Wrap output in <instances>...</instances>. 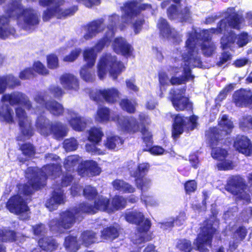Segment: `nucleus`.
<instances>
[{
  "label": "nucleus",
  "instance_id": "f3484780",
  "mask_svg": "<svg viewBox=\"0 0 252 252\" xmlns=\"http://www.w3.org/2000/svg\"><path fill=\"white\" fill-rule=\"evenodd\" d=\"M122 16H139L145 10H152V6L149 3H141L137 0H129L123 3L120 7Z\"/></svg>",
  "mask_w": 252,
  "mask_h": 252
},
{
  "label": "nucleus",
  "instance_id": "473e14b6",
  "mask_svg": "<svg viewBox=\"0 0 252 252\" xmlns=\"http://www.w3.org/2000/svg\"><path fill=\"white\" fill-rule=\"evenodd\" d=\"M115 26V24H112L108 26V31L105 35V37H104L101 40H99L94 47L91 48L93 49L94 53H95L96 55L97 53L100 52L105 46L110 43V38L114 35V30Z\"/></svg>",
  "mask_w": 252,
  "mask_h": 252
},
{
  "label": "nucleus",
  "instance_id": "f257e3e1",
  "mask_svg": "<svg viewBox=\"0 0 252 252\" xmlns=\"http://www.w3.org/2000/svg\"><path fill=\"white\" fill-rule=\"evenodd\" d=\"M242 21V17H226L220 21L217 29L201 30L192 29L190 34L192 39L195 40L196 46H200L203 54L210 56L216 48L214 44L211 41L213 33H223L224 35L220 41L223 49L230 48L232 50L235 44L238 47H242L252 40V36L247 32H243L236 35L231 30L232 28L240 29Z\"/></svg>",
  "mask_w": 252,
  "mask_h": 252
},
{
  "label": "nucleus",
  "instance_id": "a878e982",
  "mask_svg": "<svg viewBox=\"0 0 252 252\" xmlns=\"http://www.w3.org/2000/svg\"><path fill=\"white\" fill-rule=\"evenodd\" d=\"M65 201V197L63 191L61 189L56 188L52 197L47 200L45 206L51 211L57 209L59 205L64 203Z\"/></svg>",
  "mask_w": 252,
  "mask_h": 252
},
{
  "label": "nucleus",
  "instance_id": "13d9d810",
  "mask_svg": "<svg viewBox=\"0 0 252 252\" xmlns=\"http://www.w3.org/2000/svg\"><path fill=\"white\" fill-rule=\"evenodd\" d=\"M4 78L6 87H14L20 84V81L17 78L12 75H8L5 76H2Z\"/></svg>",
  "mask_w": 252,
  "mask_h": 252
},
{
  "label": "nucleus",
  "instance_id": "ddd939ff",
  "mask_svg": "<svg viewBox=\"0 0 252 252\" xmlns=\"http://www.w3.org/2000/svg\"><path fill=\"white\" fill-rule=\"evenodd\" d=\"M215 231V228L208 222L201 228V230L193 243L198 251L200 252L208 251L207 247H211L212 239Z\"/></svg>",
  "mask_w": 252,
  "mask_h": 252
},
{
  "label": "nucleus",
  "instance_id": "6e6d98bb",
  "mask_svg": "<svg viewBox=\"0 0 252 252\" xmlns=\"http://www.w3.org/2000/svg\"><path fill=\"white\" fill-rule=\"evenodd\" d=\"M84 196L89 200L94 199L97 195L95 188L91 186H87L83 190Z\"/></svg>",
  "mask_w": 252,
  "mask_h": 252
},
{
  "label": "nucleus",
  "instance_id": "6e6552de",
  "mask_svg": "<svg viewBox=\"0 0 252 252\" xmlns=\"http://www.w3.org/2000/svg\"><path fill=\"white\" fill-rule=\"evenodd\" d=\"M35 126L41 134L48 136L53 134L54 137L58 140L62 139L65 137L68 130L66 125L60 122L52 123L42 115L37 118Z\"/></svg>",
  "mask_w": 252,
  "mask_h": 252
},
{
  "label": "nucleus",
  "instance_id": "680f3d73",
  "mask_svg": "<svg viewBox=\"0 0 252 252\" xmlns=\"http://www.w3.org/2000/svg\"><path fill=\"white\" fill-rule=\"evenodd\" d=\"M220 162L217 164L219 170H227L232 169L233 167V162L231 160L225 158L223 160H220Z\"/></svg>",
  "mask_w": 252,
  "mask_h": 252
},
{
  "label": "nucleus",
  "instance_id": "bb28decb",
  "mask_svg": "<svg viewBox=\"0 0 252 252\" xmlns=\"http://www.w3.org/2000/svg\"><path fill=\"white\" fill-rule=\"evenodd\" d=\"M16 22L19 28L28 32H32L39 24L38 17H17Z\"/></svg>",
  "mask_w": 252,
  "mask_h": 252
},
{
  "label": "nucleus",
  "instance_id": "bf43d9fd",
  "mask_svg": "<svg viewBox=\"0 0 252 252\" xmlns=\"http://www.w3.org/2000/svg\"><path fill=\"white\" fill-rule=\"evenodd\" d=\"M175 4H171L167 9V16H174L179 12V8L177 5H180L182 0H172Z\"/></svg>",
  "mask_w": 252,
  "mask_h": 252
},
{
  "label": "nucleus",
  "instance_id": "a18cd8bd",
  "mask_svg": "<svg viewBox=\"0 0 252 252\" xmlns=\"http://www.w3.org/2000/svg\"><path fill=\"white\" fill-rule=\"evenodd\" d=\"M126 204V201L122 196L116 195L112 199V205L110 208L113 209V212L124 208Z\"/></svg>",
  "mask_w": 252,
  "mask_h": 252
},
{
  "label": "nucleus",
  "instance_id": "7ed1b4c3",
  "mask_svg": "<svg viewBox=\"0 0 252 252\" xmlns=\"http://www.w3.org/2000/svg\"><path fill=\"white\" fill-rule=\"evenodd\" d=\"M97 210L106 211L108 213L113 212L107 198L99 195L95 198L94 205L84 203L79 205L78 208L62 212L60 214V220L56 219L51 220L49 222V227L53 232L63 233L64 229L71 228L76 221L81 220L84 214H94Z\"/></svg>",
  "mask_w": 252,
  "mask_h": 252
},
{
  "label": "nucleus",
  "instance_id": "412c9836",
  "mask_svg": "<svg viewBox=\"0 0 252 252\" xmlns=\"http://www.w3.org/2000/svg\"><path fill=\"white\" fill-rule=\"evenodd\" d=\"M120 93L115 88H111L102 90H96L90 94V97L94 101L98 102L102 97L107 102L113 103L119 98Z\"/></svg>",
  "mask_w": 252,
  "mask_h": 252
},
{
  "label": "nucleus",
  "instance_id": "2eb2a0df",
  "mask_svg": "<svg viewBox=\"0 0 252 252\" xmlns=\"http://www.w3.org/2000/svg\"><path fill=\"white\" fill-rule=\"evenodd\" d=\"M6 207L10 212L19 215L21 220H27L30 217L29 207L20 195L10 197L7 202Z\"/></svg>",
  "mask_w": 252,
  "mask_h": 252
},
{
  "label": "nucleus",
  "instance_id": "f8f14e48",
  "mask_svg": "<svg viewBox=\"0 0 252 252\" xmlns=\"http://www.w3.org/2000/svg\"><path fill=\"white\" fill-rule=\"evenodd\" d=\"M225 189L237 198L243 199L246 202L250 201V195L247 193L248 190L243 178L239 176L231 177L227 182Z\"/></svg>",
  "mask_w": 252,
  "mask_h": 252
},
{
  "label": "nucleus",
  "instance_id": "1a4fd4ad",
  "mask_svg": "<svg viewBox=\"0 0 252 252\" xmlns=\"http://www.w3.org/2000/svg\"><path fill=\"white\" fill-rule=\"evenodd\" d=\"M64 0H39V4L43 7H48L43 16H54L61 14L62 16L74 15L78 10L77 5H73L63 10L61 6L64 3Z\"/></svg>",
  "mask_w": 252,
  "mask_h": 252
},
{
  "label": "nucleus",
  "instance_id": "c756f323",
  "mask_svg": "<svg viewBox=\"0 0 252 252\" xmlns=\"http://www.w3.org/2000/svg\"><path fill=\"white\" fill-rule=\"evenodd\" d=\"M60 80L63 87L67 90L77 91L79 89L78 80L71 74L65 73L62 75Z\"/></svg>",
  "mask_w": 252,
  "mask_h": 252
},
{
  "label": "nucleus",
  "instance_id": "20e7f679",
  "mask_svg": "<svg viewBox=\"0 0 252 252\" xmlns=\"http://www.w3.org/2000/svg\"><path fill=\"white\" fill-rule=\"evenodd\" d=\"M61 173V166L58 163L48 164L39 169L37 167H29L26 172L28 182L26 185H19V193L31 194L34 190L40 189L45 185L48 177L55 179Z\"/></svg>",
  "mask_w": 252,
  "mask_h": 252
},
{
  "label": "nucleus",
  "instance_id": "c9c22d12",
  "mask_svg": "<svg viewBox=\"0 0 252 252\" xmlns=\"http://www.w3.org/2000/svg\"><path fill=\"white\" fill-rule=\"evenodd\" d=\"M114 189L123 193H132L135 191V188L129 184L122 180L116 179L112 182Z\"/></svg>",
  "mask_w": 252,
  "mask_h": 252
},
{
  "label": "nucleus",
  "instance_id": "37998d69",
  "mask_svg": "<svg viewBox=\"0 0 252 252\" xmlns=\"http://www.w3.org/2000/svg\"><path fill=\"white\" fill-rule=\"evenodd\" d=\"M64 246L66 250L69 252H76L79 249V243L76 237L69 236L65 238Z\"/></svg>",
  "mask_w": 252,
  "mask_h": 252
},
{
  "label": "nucleus",
  "instance_id": "79ce46f5",
  "mask_svg": "<svg viewBox=\"0 0 252 252\" xmlns=\"http://www.w3.org/2000/svg\"><path fill=\"white\" fill-rule=\"evenodd\" d=\"M81 158L77 155H72L67 157L64 162V168L68 171L74 170V167L80 161Z\"/></svg>",
  "mask_w": 252,
  "mask_h": 252
},
{
  "label": "nucleus",
  "instance_id": "ea45409f",
  "mask_svg": "<svg viewBox=\"0 0 252 252\" xmlns=\"http://www.w3.org/2000/svg\"><path fill=\"white\" fill-rule=\"evenodd\" d=\"M122 21L132 23L135 33L140 32L141 27L144 23V20L142 17H122Z\"/></svg>",
  "mask_w": 252,
  "mask_h": 252
},
{
  "label": "nucleus",
  "instance_id": "8fccbe9b",
  "mask_svg": "<svg viewBox=\"0 0 252 252\" xmlns=\"http://www.w3.org/2000/svg\"><path fill=\"white\" fill-rule=\"evenodd\" d=\"M136 103L134 100L123 99L121 101L120 105L122 108L127 112L131 113L135 111Z\"/></svg>",
  "mask_w": 252,
  "mask_h": 252
},
{
  "label": "nucleus",
  "instance_id": "864d4df0",
  "mask_svg": "<svg viewBox=\"0 0 252 252\" xmlns=\"http://www.w3.org/2000/svg\"><path fill=\"white\" fill-rule=\"evenodd\" d=\"M63 144L64 149L67 152L76 150L78 145L77 140L74 138L65 140Z\"/></svg>",
  "mask_w": 252,
  "mask_h": 252
},
{
  "label": "nucleus",
  "instance_id": "393cba45",
  "mask_svg": "<svg viewBox=\"0 0 252 252\" xmlns=\"http://www.w3.org/2000/svg\"><path fill=\"white\" fill-rule=\"evenodd\" d=\"M67 113L66 118L71 127L76 131L83 130L86 125L85 119L80 117L72 110H67Z\"/></svg>",
  "mask_w": 252,
  "mask_h": 252
},
{
  "label": "nucleus",
  "instance_id": "052dcab7",
  "mask_svg": "<svg viewBox=\"0 0 252 252\" xmlns=\"http://www.w3.org/2000/svg\"><path fill=\"white\" fill-rule=\"evenodd\" d=\"M236 7H227L221 13V16H243L244 11L242 9L236 10Z\"/></svg>",
  "mask_w": 252,
  "mask_h": 252
},
{
  "label": "nucleus",
  "instance_id": "423d86ee",
  "mask_svg": "<svg viewBox=\"0 0 252 252\" xmlns=\"http://www.w3.org/2000/svg\"><path fill=\"white\" fill-rule=\"evenodd\" d=\"M124 217L128 222L139 225L136 238L133 239L134 244L139 245L151 240V237L148 234L151 225V221L148 219L144 220L142 212L137 210H126Z\"/></svg>",
  "mask_w": 252,
  "mask_h": 252
},
{
  "label": "nucleus",
  "instance_id": "4d7b16f0",
  "mask_svg": "<svg viewBox=\"0 0 252 252\" xmlns=\"http://www.w3.org/2000/svg\"><path fill=\"white\" fill-rule=\"evenodd\" d=\"M177 248L181 252H190L191 250V242L188 240H181L179 241Z\"/></svg>",
  "mask_w": 252,
  "mask_h": 252
},
{
  "label": "nucleus",
  "instance_id": "b1692460",
  "mask_svg": "<svg viewBox=\"0 0 252 252\" xmlns=\"http://www.w3.org/2000/svg\"><path fill=\"white\" fill-rule=\"evenodd\" d=\"M234 147L239 153L246 156L252 155V143L245 136H238L234 142Z\"/></svg>",
  "mask_w": 252,
  "mask_h": 252
},
{
  "label": "nucleus",
  "instance_id": "5fc2aeb1",
  "mask_svg": "<svg viewBox=\"0 0 252 252\" xmlns=\"http://www.w3.org/2000/svg\"><path fill=\"white\" fill-rule=\"evenodd\" d=\"M96 144L95 143L87 144L85 146L86 151L93 155H104L105 154V150L98 148Z\"/></svg>",
  "mask_w": 252,
  "mask_h": 252
},
{
  "label": "nucleus",
  "instance_id": "0e129e2a",
  "mask_svg": "<svg viewBox=\"0 0 252 252\" xmlns=\"http://www.w3.org/2000/svg\"><path fill=\"white\" fill-rule=\"evenodd\" d=\"M33 67L34 71L39 74L45 75L49 73L47 69L40 62H34Z\"/></svg>",
  "mask_w": 252,
  "mask_h": 252
},
{
  "label": "nucleus",
  "instance_id": "a211bd4d",
  "mask_svg": "<svg viewBox=\"0 0 252 252\" xmlns=\"http://www.w3.org/2000/svg\"><path fill=\"white\" fill-rule=\"evenodd\" d=\"M185 91L184 88H174L170 91L171 100L174 107L177 111L191 109V103L189 101V98L185 95Z\"/></svg>",
  "mask_w": 252,
  "mask_h": 252
},
{
  "label": "nucleus",
  "instance_id": "dca6fc26",
  "mask_svg": "<svg viewBox=\"0 0 252 252\" xmlns=\"http://www.w3.org/2000/svg\"><path fill=\"white\" fill-rule=\"evenodd\" d=\"M173 119L172 136L174 138L182 134L185 127H187L188 129L192 130L197 126V118L195 116H192L188 118L178 114L175 116Z\"/></svg>",
  "mask_w": 252,
  "mask_h": 252
},
{
  "label": "nucleus",
  "instance_id": "774afa93",
  "mask_svg": "<svg viewBox=\"0 0 252 252\" xmlns=\"http://www.w3.org/2000/svg\"><path fill=\"white\" fill-rule=\"evenodd\" d=\"M240 126L242 128L252 129V117L251 116L244 117L241 120Z\"/></svg>",
  "mask_w": 252,
  "mask_h": 252
},
{
  "label": "nucleus",
  "instance_id": "58836bf2",
  "mask_svg": "<svg viewBox=\"0 0 252 252\" xmlns=\"http://www.w3.org/2000/svg\"><path fill=\"white\" fill-rule=\"evenodd\" d=\"M15 233L11 230L7 229H0V241H13L16 240ZM0 252H5V247L0 244Z\"/></svg>",
  "mask_w": 252,
  "mask_h": 252
},
{
  "label": "nucleus",
  "instance_id": "e433bc0d",
  "mask_svg": "<svg viewBox=\"0 0 252 252\" xmlns=\"http://www.w3.org/2000/svg\"><path fill=\"white\" fill-rule=\"evenodd\" d=\"M124 141L118 136L108 137L104 141L105 146L109 150H117L121 147Z\"/></svg>",
  "mask_w": 252,
  "mask_h": 252
},
{
  "label": "nucleus",
  "instance_id": "f704fd0d",
  "mask_svg": "<svg viewBox=\"0 0 252 252\" xmlns=\"http://www.w3.org/2000/svg\"><path fill=\"white\" fill-rule=\"evenodd\" d=\"M0 121L8 124L14 122L13 110L9 105L4 103L0 105Z\"/></svg>",
  "mask_w": 252,
  "mask_h": 252
},
{
  "label": "nucleus",
  "instance_id": "49530a36",
  "mask_svg": "<svg viewBox=\"0 0 252 252\" xmlns=\"http://www.w3.org/2000/svg\"><path fill=\"white\" fill-rule=\"evenodd\" d=\"M247 235V230L244 227H240L235 232L234 236L236 237V242L233 244H230L229 248L231 250H235L238 242L244 239Z\"/></svg>",
  "mask_w": 252,
  "mask_h": 252
},
{
  "label": "nucleus",
  "instance_id": "6ab92c4d",
  "mask_svg": "<svg viewBox=\"0 0 252 252\" xmlns=\"http://www.w3.org/2000/svg\"><path fill=\"white\" fill-rule=\"evenodd\" d=\"M1 102L4 103L7 102L11 106L21 104L24 106L27 110L31 111L32 113H33V108L28 96L20 92L15 91L3 95L1 98Z\"/></svg>",
  "mask_w": 252,
  "mask_h": 252
},
{
  "label": "nucleus",
  "instance_id": "c03bdc74",
  "mask_svg": "<svg viewBox=\"0 0 252 252\" xmlns=\"http://www.w3.org/2000/svg\"><path fill=\"white\" fill-rule=\"evenodd\" d=\"M81 239L83 243L86 246H88L92 243L99 242V240L95 236V234L91 231L84 232L82 234Z\"/></svg>",
  "mask_w": 252,
  "mask_h": 252
},
{
  "label": "nucleus",
  "instance_id": "a19ab883",
  "mask_svg": "<svg viewBox=\"0 0 252 252\" xmlns=\"http://www.w3.org/2000/svg\"><path fill=\"white\" fill-rule=\"evenodd\" d=\"M103 133L100 128L94 127L89 131L88 140L95 144L101 141Z\"/></svg>",
  "mask_w": 252,
  "mask_h": 252
},
{
  "label": "nucleus",
  "instance_id": "aec40b11",
  "mask_svg": "<svg viewBox=\"0 0 252 252\" xmlns=\"http://www.w3.org/2000/svg\"><path fill=\"white\" fill-rule=\"evenodd\" d=\"M16 117L19 121V125L21 132L24 138H29L33 133V130L31 126V120L27 116V114L24 109L18 106L15 109Z\"/></svg>",
  "mask_w": 252,
  "mask_h": 252
},
{
  "label": "nucleus",
  "instance_id": "4468645a",
  "mask_svg": "<svg viewBox=\"0 0 252 252\" xmlns=\"http://www.w3.org/2000/svg\"><path fill=\"white\" fill-rule=\"evenodd\" d=\"M83 57L86 64L80 71L81 78L86 82H93L95 78V73L92 67L94 65L96 55L92 48H86L83 52Z\"/></svg>",
  "mask_w": 252,
  "mask_h": 252
},
{
  "label": "nucleus",
  "instance_id": "603ef678",
  "mask_svg": "<svg viewBox=\"0 0 252 252\" xmlns=\"http://www.w3.org/2000/svg\"><path fill=\"white\" fill-rule=\"evenodd\" d=\"M135 181L137 187L140 189L142 192L149 189L151 185V180L148 178H144V177L135 179Z\"/></svg>",
  "mask_w": 252,
  "mask_h": 252
},
{
  "label": "nucleus",
  "instance_id": "72a5a7b5",
  "mask_svg": "<svg viewBox=\"0 0 252 252\" xmlns=\"http://www.w3.org/2000/svg\"><path fill=\"white\" fill-rule=\"evenodd\" d=\"M104 25L100 21L92 22L87 26V32L84 35L86 40L92 38L96 34L101 32L104 29Z\"/></svg>",
  "mask_w": 252,
  "mask_h": 252
},
{
  "label": "nucleus",
  "instance_id": "7c9ffc66",
  "mask_svg": "<svg viewBox=\"0 0 252 252\" xmlns=\"http://www.w3.org/2000/svg\"><path fill=\"white\" fill-rule=\"evenodd\" d=\"M114 51L117 54L128 56L131 52V47L122 37L116 38L112 44Z\"/></svg>",
  "mask_w": 252,
  "mask_h": 252
},
{
  "label": "nucleus",
  "instance_id": "e2e57ef3",
  "mask_svg": "<svg viewBox=\"0 0 252 252\" xmlns=\"http://www.w3.org/2000/svg\"><path fill=\"white\" fill-rule=\"evenodd\" d=\"M82 50L81 48H78L72 50L71 53L65 56L63 59V61L67 62H72L74 61L80 54Z\"/></svg>",
  "mask_w": 252,
  "mask_h": 252
},
{
  "label": "nucleus",
  "instance_id": "9b49d317",
  "mask_svg": "<svg viewBox=\"0 0 252 252\" xmlns=\"http://www.w3.org/2000/svg\"><path fill=\"white\" fill-rule=\"evenodd\" d=\"M219 126L221 129L219 130L217 127L210 128L209 136L210 138L211 146H213L214 144L221 140L231 132L233 124L227 115H223L219 121Z\"/></svg>",
  "mask_w": 252,
  "mask_h": 252
},
{
  "label": "nucleus",
  "instance_id": "2f4dec72",
  "mask_svg": "<svg viewBox=\"0 0 252 252\" xmlns=\"http://www.w3.org/2000/svg\"><path fill=\"white\" fill-rule=\"evenodd\" d=\"M9 17H0V38L1 39L17 36L15 29L9 25Z\"/></svg>",
  "mask_w": 252,
  "mask_h": 252
},
{
  "label": "nucleus",
  "instance_id": "39448f33",
  "mask_svg": "<svg viewBox=\"0 0 252 252\" xmlns=\"http://www.w3.org/2000/svg\"><path fill=\"white\" fill-rule=\"evenodd\" d=\"M110 119L117 121L118 128L123 132L133 133L138 131L139 125L136 119L132 117H124L115 115L110 117L109 109L105 107L98 108L95 120L99 122H106Z\"/></svg>",
  "mask_w": 252,
  "mask_h": 252
},
{
  "label": "nucleus",
  "instance_id": "5701e85b",
  "mask_svg": "<svg viewBox=\"0 0 252 252\" xmlns=\"http://www.w3.org/2000/svg\"><path fill=\"white\" fill-rule=\"evenodd\" d=\"M157 28L159 34L163 38L178 41L179 34L174 29L171 28L165 19L160 17L157 22Z\"/></svg>",
  "mask_w": 252,
  "mask_h": 252
},
{
  "label": "nucleus",
  "instance_id": "f03ea898",
  "mask_svg": "<svg viewBox=\"0 0 252 252\" xmlns=\"http://www.w3.org/2000/svg\"><path fill=\"white\" fill-rule=\"evenodd\" d=\"M185 48L184 53H182L181 61H180L181 66L179 67L174 65L169 70L173 75L170 80L165 72H161L159 73L161 97L162 96L163 91L166 90L170 83L172 85L181 84L187 81L193 80L194 76L191 73L190 67H200L201 66L202 62L198 55V49L190 32L188 33V39Z\"/></svg>",
  "mask_w": 252,
  "mask_h": 252
},
{
  "label": "nucleus",
  "instance_id": "4c0bfd02",
  "mask_svg": "<svg viewBox=\"0 0 252 252\" xmlns=\"http://www.w3.org/2000/svg\"><path fill=\"white\" fill-rule=\"evenodd\" d=\"M39 247L45 251H52L58 247L57 242L51 237H44L38 241Z\"/></svg>",
  "mask_w": 252,
  "mask_h": 252
},
{
  "label": "nucleus",
  "instance_id": "4be33fe9",
  "mask_svg": "<svg viewBox=\"0 0 252 252\" xmlns=\"http://www.w3.org/2000/svg\"><path fill=\"white\" fill-rule=\"evenodd\" d=\"M100 172L101 168L98 166L97 162L93 160H86L78 166V173L83 177L97 176Z\"/></svg>",
  "mask_w": 252,
  "mask_h": 252
},
{
  "label": "nucleus",
  "instance_id": "09e8293b",
  "mask_svg": "<svg viewBox=\"0 0 252 252\" xmlns=\"http://www.w3.org/2000/svg\"><path fill=\"white\" fill-rule=\"evenodd\" d=\"M211 155L213 158L219 161L223 160L226 158L227 152L220 148H212Z\"/></svg>",
  "mask_w": 252,
  "mask_h": 252
},
{
  "label": "nucleus",
  "instance_id": "c85d7f7f",
  "mask_svg": "<svg viewBox=\"0 0 252 252\" xmlns=\"http://www.w3.org/2000/svg\"><path fill=\"white\" fill-rule=\"evenodd\" d=\"M127 168L130 175L137 179L144 176L148 171L149 165L148 163H143L137 166L134 162L130 161L128 162Z\"/></svg>",
  "mask_w": 252,
  "mask_h": 252
},
{
  "label": "nucleus",
  "instance_id": "69168bd1",
  "mask_svg": "<svg viewBox=\"0 0 252 252\" xmlns=\"http://www.w3.org/2000/svg\"><path fill=\"white\" fill-rule=\"evenodd\" d=\"M48 66L51 69H54L58 66V58L56 55L51 54L47 57Z\"/></svg>",
  "mask_w": 252,
  "mask_h": 252
},
{
  "label": "nucleus",
  "instance_id": "0eeeda50",
  "mask_svg": "<svg viewBox=\"0 0 252 252\" xmlns=\"http://www.w3.org/2000/svg\"><path fill=\"white\" fill-rule=\"evenodd\" d=\"M97 69V75L100 79H103L109 72L111 77L116 80L125 70V66L122 62L117 61L115 56L106 54L100 58Z\"/></svg>",
  "mask_w": 252,
  "mask_h": 252
},
{
  "label": "nucleus",
  "instance_id": "9d476101",
  "mask_svg": "<svg viewBox=\"0 0 252 252\" xmlns=\"http://www.w3.org/2000/svg\"><path fill=\"white\" fill-rule=\"evenodd\" d=\"M34 101L39 105L38 108L33 112L40 114L44 111L45 108L50 111L54 115H61L63 111V108L60 103L55 100L46 101L47 99L46 92H38L34 96Z\"/></svg>",
  "mask_w": 252,
  "mask_h": 252
},
{
  "label": "nucleus",
  "instance_id": "de8ad7c7",
  "mask_svg": "<svg viewBox=\"0 0 252 252\" xmlns=\"http://www.w3.org/2000/svg\"><path fill=\"white\" fill-rule=\"evenodd\" d=\"M118 236V232L114 227L104 229L101 233V238L105 240H113Z\"/></svg>",
  "mask_w": 252,
  "mask_h": 252
},
{
  "label": "nucleus",
  "instance_id": "338daca9",
  "mask_svg": "<svg viewBox=\"0 0 252 252\" xmlns=\"http://www.w3.org/2000/svg\"><path fill=\"white\" fill-rule=\"evenodd\" d=\"M143 139L147 146H151L152 144V134L145 127L141 128Z\"/></svg>",
  "mask_w": 252,
  "mask_h": 252
},
{
  "label": "nucleus",
  "instance_id": "cd10ccee",
  "mask_svg": "<svg viewBox=\"0 0 252 252\" xmlns=\"http://www.w3.org/2000/svg\"><path fill=\"white\" fill-rule=\"evenodd\" d=\"M233 99L237 106H247L252 103V93L244 89L237 91L233 94Z\"/></svg>",
  "mask_w": 252,
  "mask_h": 252
},
{
  "label": "nucleus",
  "instance_id": "3c124183",
  "mask_svg": "<svg viewBox=\"0 0 252 252\" xmlns=\"http://www.w3.org/2000/svg\"><path fill=\"white\" fill-rule=\"evenodd\" d=\"M21 150L23 152V155L26 157L24 159H20L21 162H24L28 158L31 157L34 154V149L33 146L30 143H26L22 145L21 146Z\"/></svg>",
  "mask_w": 252,
  "mask_h": 252
}]
</instances>
